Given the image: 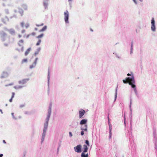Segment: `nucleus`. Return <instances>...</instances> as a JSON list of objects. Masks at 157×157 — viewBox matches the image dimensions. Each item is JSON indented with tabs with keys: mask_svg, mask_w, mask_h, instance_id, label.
<instances>
[{
	"mask_svg": "<svg viewBox=\"0 0 157 157\" xmlns=\"http://www.w3.org/2000/svg\"><path fill=\"white\" fill-rule=\"evenodd\" d=\"M51 109L50 108L49 110V111L48 113V115L47 116V117L46 118V123L48 124V122L49 120V119L50 117V115L51 114Z\"/></svg>",
	"mask_w": 157,
	"mask_h": 157,
	"instance_id": "8",
	"label": "nucleus"
},
{
	"mask_svg": "<svg viewBox=\"0 0 157 157\" xmlns=\"http://www.w3.org/2000/svg\"><path fill=\"white\" fill-rule=\"evenodd\" d=\"M31 36H34L36 35V33L35 32H33L30 34Z\"/></svg>",
	"mask_w": 157,
	"mask_h": 157,
	"instance_id": "37",
	"label": "nucleus"
},
{
	"mask_svg": "<svg viewBox=\"0 0 157 157\" xmlns=\"http://www.w3.org/2000/svg\"><path fill=\"white\" fill-rule=\"evenodd\" d=\"M21 6L24 10H28V7L26 5L23 4Z\"/></svg>",
	"mask_w": 157,
	"mask_h": 157,
	"instance_id": "14",
	"label": "nucleus"
},
{
	"mask_svg": "<svg viewBox=\"0 0 157 157\" xmlns=\"http://www.w3.org/2000/svg\"><path fill=\"white\" fill-rule=\"evenodd\" d=\"M15 95V93L14 92H12V96L11 98L9 100V101L10 102H11L12 101V100L13 98L14 97Z\"/></svg>",
	"mask_w": 157,
	"mask_h": 157,
	"instance_id": "15",
	"label": "nucleus"
},
{
	"mask_svg": "<svg viewBox=\"0 0 157 157\" xmlns=\"http://www.w3.org/2000/svg\"><path fill=\"white\" fill-rule=\"evenodd\" d=\"M1 25H0V26Z\"/></svg>",
	"mask_w": 157,
	"mask_h": 157,
	"instance_id": "53",
	"label": "nucleus"
},
{
	"mask_svg": "<svg viewBox=\"0 0 157 157\" xmlns=\"http://www.w3.org/2000/svg\"><path fill=\"white\" fill-rule=\"evenodd\" d=\"M37 59H38V58H36L35 59V61L33 63L32 65H30V69H32V68L35 67V66H36V64Z\"/></svg>",
	"mask_w": 157,
	"mask_h": 157,
	"instance_id": "7",
	"label": "nucleus"
},
{
	"mask_svg": "<svg viewBox=\"0 0 157 157\" xmlns=\"http://www.w3.org/2000/svg\"><path fill=\"white\" fill-rule=\"evenodd\" d=\"M3 74V75L2 76V78H5L8 76V74L6 72H4Z\"/></svg>",
	"mask_w": 157,
	"mask_h": 157,
	"instance_id": "20",
	"label": "nucleus"
},
{
	"mask_svg": "<svg viewBox=\"0 0 157 157\" xmlns=\"http://www.w3.org/2000/svg\"><path fill=\"white\" fill-rule=\"evenodd\" d=\"M123 81L124 83H128L129 85H131L132 87L134 88V91H136V85L134 84L135 83V81L133 76L132 75L131 78H127L126 80H123Z\"/></svg>",
	"mask_w": 157,
	"mask_h": 157,
	"instance_id": "1",
	"label": "nucleus"
},
{
	"mask_svg": "<svg viewBox=\"0 0 157 157\" xmlns=\"http://www.w3.org/2000/svg\"><path fill=\"white\" fill-rule=\"evenodd\" d=\"M82 157H88V154L85 155L84 152H82L81 154Z\"/></svg>",
	"mask_w": 157,
	"mask_h": 157,
	"instance_id": "21",
	"label": "nucleus"
},
{
	"mask_svg": "<svg viewBox=\"0 0 157 157\" xmlns=\"http://www.w3.org/2000/svg\"><path fill=\"white\" fill-rule=\"evenodd\" d=\"M141 2H142L143 0H140Z\"/></svg>",
	"mask_w": 157,
	"mask_h": 157,
	"instance_id": "51",
	"label": "nucleus"
},
{
	"mask_svg": "<svg viewBox=\"0 0 157 157\" xmlns=\"http://www.w3.org/2000/svg\"><path fill=\"white\" fill-rule=\"evenodd\" d=\"M22 87V86H15L14 87V88L15 89H20Z\"/></svg>",
	"mask_w": 157,
	"mask_h": 157,
	"instance_id": "25",
	"label": "nucleus"
},
{
	"mask_svg": "<svg viewBox=\"0 0 157 157\" xmlns=\"http://www.w3.org/2000/svg\"><path fill=\"white\" fill-rule=\"evenodd\" d=\"M13 85V84L12 83V84H10L9 85Z\"/></svg>",
	"mask_w": 157,
	"mask_h": 157,
	"instance_id": "50",
	"label": "nucleus"
},
{
	"mask_svg": "<svg viewBox=\"0 0 157 157\" xmlns=\"http://www.w3.org/2000/svg\"><path fill=\"white\" fill-rule=\"evenodd\" d=\"M44 4L45 7H46L47 6V4L46 3H44Z\"/></svg>",
	"mask_w": 157,
	"mask_h": 157,
	"instance_id": "39",
	"label": "nucleus"
},
{
	"mask_svg": "<svg viewBox=\"0 0 157 157\" xmlns=\"http://www.w3.org/2000/svg\"><path fill=\"white\" fill-rule=\"evenodd\" d=\"M19 13L21 14V16H22L23 14V13H24L23 10H21V11H19Z\"/></svg>",
	"mask_w": 157,
	"mask_h": 157,
	"instance_id": "31",
	"label": "nucleus"
},
{
	"mask_svg": "<svg viewBox=\"0 0 157 157\" xmlns=\"http://www.w3.org/2000/svg\"><path fill=\"white\" fill-rule=\"evenodd\" d=\"M151 29L153 31H155V25H151Z\"/></svg>",
	"mask_w": 157,
	"mask_h": 157,
	"instance_id": "22",
	"label": "nucleus"
},
{
	"mask_svg": "<svg viewBox=\"0 0 157 157\" xmlns=\"http://www.w3.org/2000/svg\"><path fill=\"white\" fill-rule=\"evenodd\" d=\"M133 2H135V3L136 4H137V3L136 2V0H133Z\"/></svg>",
	"mask_w": 157,
	"mask_h": 157,
	"instance_id": "41",
	"label": "nucleus"
},
{
	"mask_svg": "<svg viewBox=\"0 0 157 157\" xmlns=\"http://www.w3.org/2000/svg\"><path fill=\"white\" fill-rule=\"evenodd\" d=\"M38 30L37 28H35V30Z\"/></svg>",
	"mask_w": 157,
	"mask_h": 157,
	"instance_id": "46",
	"label": "nucleus"
},
{
	"mask_svg": "<svg viewBox=\"0 0 157 157\" xmlns=\"http://www.w3.org/2000/svg\"><path fill=\"white\" fill-rule=\"evenodd\" d=\"M88 147L86 145H84L82 148L83 152H86L88 150Z\"/></svg>",
	"mask_w": 157,
	"mask_h": 157,
	"instance_id": "11",
	"label": "nucleus"
},
{
	"mask_svg": "<svg viewBox=\"0 0 157 157\" xmlns=\"http://www.w3.org/2000/svg\"><path fill=\"white\" fill-rule=\"evenodd\" d=\"M30 50H31V48H29L28 49H27L25 52V56L27 55L29 53Z\"/></svg>",
	"mask_w": 157,
	"mask_h": 157,
	"instance_id": "16",
	"label": "nucleus"
},
{
	"mask_svg": "<svg viewBox=\"0 0 157 157\" xmlns=\"http://www.w3.org/2000/svg\"><path fill=\"white\" fill-rule=\"evenodd\" d=\"M0 35L1 37H2L6 36V34L4 32L2 31L0 32Z\"/></svg>",
	"mask_w": 157,
	"mask_h": 157,
	"instance_id": "13",
	"label": "nucleus"
},
{
	"mask_svg": "<svg viewBox=\"0 0 157 157\" xmlns=\"http://www.w3.org/2000/svg\"><path fill=\"white\" fill-rule=\"evenodd\" d=\"M25 23L24 22H21L20 23V25L21 27H24L25 26Z\"/></svg>",
	"mask_w": 157,
	"mask_h": 157,
	"instance_id": "24",
	"label": "nucleus"
},
{
	"mask_svg": "<svg viewBox=\"0 0 157 157\" xmlns=\"http://www.w3.org/2000/svg\"><path fill=\"white\" fill-rule=\"evenodd\" d=\"M41 42V40H39L37 42V43L36 44V45L37 46H38L39 45Z\"/></svg>",
	"mask_w": 157,
	"mask_h": 157,
	"instance_id": "27",
	"label": "nucleus"
},
{
	"mask_svg": "<svg viewBox=\"0 0 157 157\" xmlns=\"http://www.w3.org/2000/svg\"><path fill=\"white\" fill-rule=\"evenodd\" d=\"M87 121L85 119H83L80 122V124H85L87 122Z\"/></svg>",
	"mask_w": 157,
	"mask_h": 157,
	"instance_id": "12",
	"label": "nucleus"
},
{
	"mask_svg": "<svg viewBox=\"0 0 157 157\" xmlns=\"http://www.w3.org/2000/svg\"><path fill=\"white\" fill-rule=\"evenodd\" d=\"M68 0V1H71V0Z\"/></svg>",
	"mask_w": 157,
	"mask_h": 157,
	"instance_id": "52",
	"label": "nucleus"
},
{
	"mask_svg": "<svg viewBox=\"0 0 157 157\" xmlns=\"http://www.w3.org/2000/svg\"><path fill=\"white\" fill-rule=\"evenodd\" d=\"M64 20L65 22L68 23L69 13L67 10H66L64 13Z\"/></svg>",
	"mask_w": 157,
	"mask_h": 157,
	"instance_id": "4",
	"label": "nucleus"
},
{
	"mask_svg": "<svg viewBox=\"0 0 157 157\" xmlns=\"http://www.w3.org/2000/svg\"><path fill=\"white\" fill-rule=\"evenodd\" d=\"M27 59H25L22 60L21 63L22 64L24 63H27Z\"/></svg>",
	"mask_w": 157,
	"mask_h": 157,
	"instance_id": "23",
	"label": "nucleus"
},
{
	"mask_svg": "<svg viewBox=\"0 0 157 157\" xmlns=\"http://www.w3.org/2000/svg\"><path fill=\"white\" fill-rule=\"evenodd\" d=\"M47 27L46 26H44L41 29L39 30L40 32H43L45 31L47 29Z\"/></svg>",
	"mask_w": 157,
	"mask_h": 157,
	"instance_id": "17",
	"label": "nucleus"
},
{
	"mask_svg": "<svg viewBox=\"0 0 157 157\" xmlns=\"http://www.w3.org/2000/svg\"><path fill=\"white\" fill-rule=\"evenodd\" d=\"M1 16V14H0V16Z\"/></svg>",
	"mask_w": 157,
	"mask_h": 157,
	"instance_id": "54",
	"label": "nucleus"
},
{
	"mask_svg": "<svg viewBox=\"0 0 157 157\" xmlns=\"http://www.w3.org/2000/svg\"><path fill=\"white\" fill-rule=\"evenodd\" d=\"M44 25V24L43 23H42V24H40V25H38V24H37L36 25V26L37 27H40V26H42Z\"/></svg>",
	"mask_w": 157,
	"mask_h": 157,
	"instance_id": "33",
	"label": "nucleus"
},
{
	"mask_svg": "<svg viewBox=\"0 0 157 157\" xmlns=\"http://www.w3.org/2000/svg\"><path fill=\"white\" fill-rule=\"evenodd\" d=\"M51 109L50 108L49 110V111L48 113V115L47 116V117L46 118V123L48 124V122L49 120V119L50 117V115L51 114Z\"/></svg>",
	"mask_w": 157,
	"mask_h": 157,
	"instance_id": "9",
	"label": "nucleus"
},
{
	"mask_svg": "<svg viewBox=\"0 0 157 157\" xmlns=\"http://www.w3.org/2000/svg\"><path fill=\"white\" fill-rule=\"evenodd\" d=\"M25 31H25V29H23V30H21V33H23V34L24 33H25Z\"/></svg>",
	"mask_w": 157,
	"mask_h": 157,
	"instance_id": "35",
	"label": "nucleus"
},
{
	"mask_svg": "<svg viewBox=\"0 0 157 157\" xmlns=\"http://www.w3.org/2000/svg\"><path fill=\"white\" fill-rule=\"evenodd\" d=\"M108 118L109 123L110 122V120L109 119V116H108Z\"/></svg>",
	"mask_w": 157,
	"mask_h": 157,
	"instance_id": "42",
	"label": "nucleus"
},
{
	"mask_svg": "<svg viewBox=\"0 0 157 157\" xmlns=\"http://www.w3.org/2000/svg\"><path fill=\"white\" fill-rule=\"evenodd\" d=\"M81 146L80 145H78L74 147L75 150L76 152H81Z\"/></svg>",
	"mask_w": 157,
	"mask_h": 157,
	"instance_id": "5",
	"label": "nucleus"
},
{
	"mask_svg": "<svg viewBox=\"0 0 157 157\" xmlns=\"http://www.w3.org/2000/svg\"><path fill=\"white\" fill-rule=\"evenodd\" d=\"M18 44L20 47L19 48H17V50L18 51H21L23 52L24 50L23 45L24 44V41L23 40H20L18 43Z\"/></svg>",
	"mask_w": 157,
	"mask_h": 157,
	"instance_id": "2",
	"label": "nucleus"
},
{
	"mask_svg": "<svg viewBox=\"0 0 157 157\" xmlns=\"http://www.w3.org/2000/svg\"><path fill=\"white\" fill-rule=\"evenodd\" d=\"M11 114L13 116L14 114L13 113H12Z\"/></svg>",
	"mask_w": 157,
	"mask_h": 157,
	"instance_id": "48",
	"label": "nucleus"
},
{
	"mask_svg": "<svg viewBox=\"0 0 157 157\" xmlns=\"http://www.w3.org/2000/svg\"><path fill=\"white\" fill-rule=\"evenodd\" d=\"M48 126V124L45 123L44 124V128L43 129V133L42 134V142L44 140V138L45 136V133L46 132V130L47 129V128Z\"/></svg>",
	"mask_w": 157,
	"mask_h": 157,
	"instance_id": "3",
	"label": "nucleus"
},
{
	"mask_svg": "<svg viewBox=\"0 0 157 157\" xmlns=\"http://www.w3.org/2000/svg\"><path fill=\"white\" fill-rule=\"evenodd\" d=\"M3 156V155L2 154H1L0 155V157H2Z\"/></svg>",
	"mask_w": 157,
	"mask_h": 157,
	"instance_id": "43",
	"label": "nucleus"
},
{
	"mask_svg": "<svg viewBox=\"0 0 157 157\" xmlns=\"http://www.w3.org/2000/svg\"><path fill=\"white\" fill-rule=\"evenodd\" d=\"M86 144L88 146H89V142L88 141V140H86Z\"/></svg>",
	"mask_w": 157,
	"mask_h": 157,
	"instance_id": "34",
	"label": "nucleus"
},
{
	"mask_svg": "<svg viewBox=\"0 0 157 157\" xmlns=\"http://www.w3.org/2000/svg\"><path fill=\"white\" fill-rule=\"evenodd\" d=\"M109 125H111V124H110V123L109 122Z\"/></svg>",
	"mask_w": 157,
	"mask_h": 157,
	"instance_id": "49",
	"label": "nucleus"
},
{
	"mask_svg": "<svg viewBox=\"0 0 157 157\" xmlns=\"http://www.w3.org/2000/svg\"><path fill=\"white\" fill-rule=\"evenodd\" d=\"M30 34H29L27 35L26 36H24L23 37H26V38H29L30 36H31Z\"/></svg>",
	"mask_w": 157,
	"mask_h": 157,
	"instance_id": "28",
	"label": "nucleus"
},
{
	"mask_svg": "<svg viewBox=\"0 0 157 157\" xmlns=\"http://www.w3.org/2000/svg\"><path fill=\"white\" fill-rule=\"evenodd\" d=\"M3 142L4 144H6V142L5 140H3Z\"/></svg>",
	"mask_w": 157,
	"mask_h": 157,
	"instance_id": "44",
	"label": "nucleus"
},
{
	"mask_svg": "<svg viewBox=\"0 0 157 157\" xmlns=\"http://www.w3.org/2000/svg\"><path fill=\"white\" fill-rule=\"evenodd\" d=\"M151 25H155V22L153 18H152V19L151 20Z\"/></svg>",
	"mask_w": 157,
	"mask_h": 157,
	"instance_id": "26",
	"label": "nucleus"
},
{
	"mask_svg": "<svg viewBox=\"0 0 157 157\" xmlns=\"http://www.w3.org/2000/svg\"><path fill=\"white\" fill-rule=\"evenodd\" d=\"M29 80V79L26 78L23 79L19 81V83L21 84H24L27 83V82Z\"/></svg>",
	"mask_w": 157,
	"mask_h": 157,
	"instance_id": "6",
	"label": "nucleus"
},
{
	"mask_svg": "<svg viewBox=\"0 0 157 157\" xmlns=\"http://www.w3.org/2000/svg\"><path fill=\"white\" fill-rule=\"evenodd\" d=\"M43 36V34H40V35L38 36L37 37V38H40L41 37H42Z\"/></svg>",
	"mask_w": 157,
	"mask_h": 157,
	"instance_id": "30",
	"label": "nucleus"
},
{
	"mask_svg": "<svg viewBox=\"0 0 157 157\" xmlns=\"http://www.w3.org/2000/svg\"><path fill=\"white\" fill-rule=\"evenodd\" d=\"M81 134L82 136H83L84 135V133L83 131H82L81 132Z\"/></svg>",
	"mask_w": 157,
	"mask_h": 157,
	"instance_id": "38",
	"label": "nucleus"
},
{
	"mask_svg": "<svg viewBox=\"0 0 157 157\" xmlns=\"http://www.w3.org/2000/svg\"><path fill=\"white\" fill-rule=\"evenodd\" d=\"M85 113V111L83 109H82L79 111V118H81L82 117L84 114Z\"/></svg>",
	"mask_w": 157,
	"mask_h": 157,
	"instance_id": "10",
	"label": "nucleus"
},
{
	"mask_svg": "<svg viewBox=\"0 0 157 157\" xmlns=\"http://www.w3.org/2000/svg\"><path fill=\"white\" fill-rule=\"evenodd\" d=\"M112 126L110 125H109V134H110V135H109L110 138L111 137V135H112L111 131H112Z\"/></svg>",
	"mask_w": 157,
	"mask_h": 157,
	"instance_id": "18",
	"label": "nucleus"
},
{
	"mask_svg": "<svg viewBox=\"0 0 157 157\" xmlns=\"http://www.w3.org/2000/svg\"><path fill=\"white\" fill-rule=\"evenodd\" d=\"M22 36L21 34H19L18 35V37L19 39L20 38H21L22 37Z\"/></svg>",
	"mask_w": 157,
	"mask_h": 157,
	"instance_id": "36",
	"label": "nucleus"
},
{
	"mask_svg": "<svg viewBox=\"0 0 157 157\" xmlns=\"http://www.w3.org/2000/svg\"><path fill=\"white\" fill-rule=\"evenodd\" d=\"M127 75L128 76H129V75H131L129 74V73H128L127 74Z\"/></svg>",
	"mask_w": 157,
	"mask_h": 157,
	"instance_id": "47",
	"label": "nucleus"
},
{
	"mask_svg": "<svg viewBox=\"0 0 157 157\" xmlns=\"http://www.w3.org/2000/svg\"><path fill=\"white\" fill-rule=\"evenodd\" d=\"M85 128H83L82 129L84 130V131H87V125H85Z\"/></svg>",
	"mask_w": 157,
	"mask_h": 157,
	"instance_id": "32",
	"label": "nucleus"
},
{
	"mask_svg": "<svg viewBox=\"0 0 157 157\" xmlns=\"http://www.w3.org/2000/svg\"><path fill=\"white\" fill-rule=\"evenodd\" d=\"M69 134L70 136H72V134L71 132H69Z\"/></svg>",
	"mask_w": 157,
	"mask_h": 157,
	"instance_id": "40",
	"label": "nucleus"
},
{
	"mask_svg": "<svg viewBox=\"0 0 157 157\" xmlns=\"http://www.w3.org/2000/svg\"><path fill=\"white\" fill-rule=\"evenodd\" d=\"M10 33L12 35L15 34V31L13 29H10L9 30Z\"/></svg>",
	"mask_w": 157,
	"mask_h": 157,
	"instance_id": "19",
	"label": "nucleus"
},
{
	"mask_svg": "<svg viewBox=\"0 0 157 157\" xmlns=\"http://www.w3.org/2000/svg\"><path fill=\"white\" fill-rule=\"evenodd\" d=\"M0 111L1 112V113H3V112H2V109H0Z\"/></svg>",
	"mask_w": 157,
	"mask_h": 157,
	"instance_id": "45",
	"label": "nucleus"
},
{
	"mask_svg": "<svg viewBox=\"0 0 157 157\" xmlns=\"http://www.w3.org/2000/svg\"><path fill=\"white\" fill-rule=\"evenodd\" d=\"M29 26V24L28 23H26L25 25V27L26 28H28Z\"/></svg>",
	"mask_w": 157,
	"mask_h": 157,
	"instance_id": "29",
	"label": "nucleus"
}]
</instances>
